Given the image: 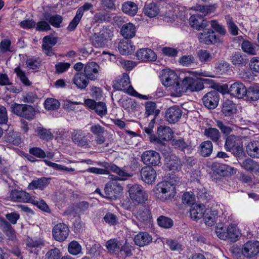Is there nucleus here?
I'll use <instances>...</instances> for the list:
<instances>
[{
  "label": "nucleus",
  "mask_w": 259,
  "mask_h": 259,
  "mask_svg": "<svg viewBox=\"0 0 259 259\" xmlns=\"http://www.w3.org/2000/svg\"><path fill=\"white\" fill-rule=\"evenodd\" d=\"M215 233L220 239L229 240L232 242H236L239 240L241 235V231L237 225L234 223H230L226 229H224L223 227H217Z\"/></svg>",
  "instance_id": "obj_1"
},
{
  "label": "nucleus",
  "mask_w": 259,
  "mask_h": 259,
  "mask_svg": "<svg viewBox=\"0 0 259 259\" xmlns=\"http://www.w3.org/2000/svg\"><path fill=\"white\" fill-rule=\"evenodd\" d=\"M204 88L203 82L197 78L185 77L181 83L177 84L175 91L178 93L186 92L188 90L192 92L199 91Z\"/></svg>",
  "instance_id": "obj_2"
},
{
  "label": "nucleus",
  "mask_w": 259,
  "mask_h": 259,
  "mask_svg": "<svg viewBox=\"0 0 259 259\" xmlns=\"http://www.w3.org/2000/svg\"><path fill=\"white\" fill-rule=\"evenodd\" d=\"M157 197L163 201L171 199L176 193V187L170 181H163L159 183L156 187Z\"/></svg>",
  "instance_id": "obj_3"
},
{
  "label": "nucleus",
  "mask_w": 259,
  "mask_h": 259,
  "mask_svg": "<svg viewBox=\"0 0 259 259\" xmlns=\"http://www.w3.org/2000/svg\"><path fill=\"white\" fill-rule=\"evenodd\" d=\"M98 164L104 167V169L92 167L88 168V171L97 175H108L112 172L120 176H126V172L120 170L119 166L113 163L100 162Z\"/></svg>",
  "instance_id": "obj_4"
},
{
  "label": "nucleus",
  "mask_w": 259,
  "mask_h": 259,
  "mask_svg": "<svg viewBox=\"0 0 259 259\" xmlns=\"http://www.w3.org/2000/svg\"><path fill=\"white\" fill-rule=\"evenodd\" d=\"M112 32L108 28H103L98 33H95L90 40L96 48H102L107 45L109 39L112 36Z\"/></svg>",
  "instance_id": "obj_5"
},
{
  "label": "nucleus",
  "mask_w": 259,
  "mask_h": 259,
  "mask_svg": "<svg viewBox=\"0 0 259 259\" xmlns=\"http://www.w3.org/2000/svg\"><path fill=\"white\" fill-rule=\"evenodd\" d=\"M11 108L14 114L26 119H32L35 116V109L31 105L15 103L11 105Z\"/></svg>",
  "instance_id": "obj_6"
},
{
  "label": "nucleus",
  "mask_w": 259,
  "mask_h": 259,
  "mask_svg": "<svg viewBox=\"0 0 259 259\" xmlns=\"http://www.w3.org/2000/svg\"><path fill=\"white\" fill-rule=\"evenodd\" d=\"M129 196L134 202L144 203L148 200V195L141 185L134 184L128 189Z\"/></svg>",
  "instance_id": "obj_7"
},
{
  "label": "nucleus",
  "mask_w": 259,
  "mask_h": 259,
  "mask_svg": "<svg viewBox=\"0 0 259 259\" xmlns=\"http://www.w3.org/2000/svg\"><path fill=\"white\" fill-rule=\"evenodd\" d=\"M200 11L202 14H196L192 15L189 18V24L192 27L197 30L203 28L207 25V22L204 17L208 13V9L204 6L200 7Z\"/></svg>",
  "instance_id": "obj_8"
},
{
  "label": "nucleus",
  "mask_w": 259,
  "mask_h": 259,
  "mask_svg": "<svg viewBox=\"0 0 259 259\" xmlns=\"http://www.w3.org/2000/svg\"><path fill=\"white\" fill-rule=\"evenodd\" d=\"M136 218L140 221V224L137 226L141 228H144L145 226L150 224L152 219L150 210L146 206H140L136 213Z\"/></svg>",
  "instance_id": "obj_9"
},
{
  "label": "nucleus",
  "mask_w": 259,
  "mask_h": 259,
  "mask_svg": "<svg viewBox=\"0 0 259 259\" xmlns=\"http://www.w3.org/2000/svg\"><path fill=\"white\" fill-rule=\"evenodd\" d=\"M198 38L200 42L209 45L215 44L221 41L220 37L216 35L214 32L210 29H205L198 34Z\"/></svg>",
  "instance_id": "obj_10"
},
{
  "label": "nucleus",
  "mask_w": 259,
  "mask_h": 259,
  "mask_svg": "<svg viewBox=\"0 0 259 259\" xmlns=\"http://www.w3.org/2000/svg\"><path fill=\"white\" fill-rule=\"evenodd\" d=\"M203 105L208 109H214L218 105L220 94L218 91L213 90L206 93L202 98Z\"/></svg>",
  "instance_id": "obj_11"
},
{
  "label": "nucleus",
  "mask_w": 259,
  "mask_h": 259,
  "mask_svg": "<svg viewBox=\"0 0 259 259\" xmlns=\"http://www.w3.org/2000/svg\"><path fill=\"white\" fill-rule=\"evenodd\" d=\"M69 233L68 227L64 223L56 224L52 230L53 238L57 241L63 242L68 237Z\"/></svg>",
  "instance_id": "obj_12"
},
{
  "label": "nucleus",
  "mask_w": 259,
  "mask_h": 259,
  "mask_svg": "<svg viewBox=\"0 0 259 259\" xmlns=\"http://www.w3.org/2000/svg\"><path fill=\"white\" fill-rule=\"evenodd\" d=\"M141 159L148 167L158 165L160 162L159 154L154 150H147L143 153Z\"/></svg>",
  "instance_id": "obj_13"
},
{
  "label": "nucleus",
  "mask_w": 259,
  "mask_h": 259,
  "mask_svg": "<svg viewBox=\"0 0 259 259\" xmlns=\"http://www.w3.org/2000/svg\"><path fill=\"white\" fill-rule=\"evenodd\" d=\"M259 253V241H248L243 246L242 253L246 257H253Z\"/></svg>",
  "instance_id": "obj_14"
},
{
  "label": "nucleus",
  "mask_w": 259,
  "mask_h": 259,
  "mask_svg": "<svg viewBox=\"0 0 259 259\" xmlns=\"http://www.w3.org/2000/svg\"><path fill=\"white\" fill-rule=\"evenodd\" d=\"M247 88L241 82H236L231 85L228 89V93L231 96L238 99H242L245 97Z\"/></svg>",
  "instance_id": "obj_15"
},
{
  "label": "nucleus",
  "mask_w": 259,
  "mask_h": 259,
  "mask_svg": "<svg viewBox=\"0 0 259 259\" xmlns=\"http://www.w3.org/2000/svg\"><path fill=\"white\" fill-rule=\"evenodd\" d=\"M178 77L174 71L171 70L163 71L161 79L165 86H173V89L175 91L176 84L181 83L178 82Z\"/></svg>",
  "instance_id": "obj_16"
},
{
  "label": "nucleus",
  "mask_w": 259,
  "mask_h": 259,
  "mask_svg": "<svg viewBox=\"0 0 259 259\" xmlns=\"http://www.w3.org/2000/svg\"><path fill=\"white\" fill-rule=\"evenodd\" d=\"M71 139L73 142L79 147H88L90 141L87 136L81 130H74L71 133Z\"/></svg>",
  "instance_id": "obj_17"
},
{
  "label": "nucleus",
  "mask_w": 259,
  "mask_h": 259,
  "mask_svg": "<svg viewBox=\"0 0 259 259\" xmlns=\"http://www.w3.org/2000/svg\"><path fill=\"white\" fill-rule=\"evenodd\" d=\"M58 38L51 35L45 36L42 38V49L45 53L49 56L54 54L53 47L57 43Z\"/></svg>",
  "instance_id": "obj_18"
},
{
  "label": "nucleus",
  "mask_w": 259,
  "mask_h": 259,
  "mask_svg": "<svg viewBox=\"0 0 259 259\" xmlns=\"http://www.w3.org/2000/svg\"><path fill=\"white\" fill-rule=\"evenodd\" d=\"M182 115V111L180 108L177 106H174L168 108L165 111V118L167 121L170 123L178 122Z\"/></svg>",
  "instance_id": "obj_19"
},
{
  "label": "nucleus",
  "mask_w": 259,
  "mask_h": 259,
  "mask_svg": "<svg viewBox=\"0 0 259 259\" xmlns=\"http://www.w3.org/2000/svg\"><path fill=\"white\" fill-rule=\"evenodd\" d=\"M99 65L94 62L87 63L84 67V74L91 80L97 79L100 70Z\"/></svg>",
  "instance_id": "obj_20"
},
{
  "label": "nucleus",
  "mask_w": 259,
  "mask_h": 259,
  "mask_svg": "<svg viewBox=\"0 0 259 259\" xmlns=\"http://www.w3.org/2000/svg\"><path fill=\"white\" fill-rule=\"evenodd\" d=\"M9 197L12 201L29 202L31 201L30 194L23 190H13L9 195Z\"/></svg>",
  "instance_id": "obj_21"
},
{
  "label": "nucleus",
  "mask_w": 259,
  "mask_h": 259,
  "mask_svg": "<svg viewBox=\"0 0 259 259\" xmlns=\"http://www.w3.org/2000/svg\"><path fill=\"white\" fill-rule=\"evenodd\" d=\"M90 131L95 136V141L98 145L103 144L106 140L105 136V128L99 124H94L90 127Z\"/></svg>",
  "instance_id": "obj_22"
},
{
  "label": "nucleus",
  "mask_w": 259,
  "mask_h": 259,
  "mask_svg": "<svg viewBox=\"0 0 259 259\" xmlns=\"http://www.w3.org/2000/svg\"><path fill=\"white\" fill-rule=\"evenodd\" d=\"M136 57L138 60L143 61H154L157 59L155 53L148 48L139 49L137 52Z\"/></svg>",
  "instance_id": "obj_23"
},
{
  "label": "nucleus",
  "mask_w": 259,
  "mask_h": 259,
  "mask_svg": "<svg viewBox=\"0 0 259 259\" xmlns=\"http://www.w3.org/2000/svg\"><path fill=\"white\" fill-rule=\"evenodd\" d=\"M141 177L145 183L152 184L156 178V172L151 167L144 166L141 170Z\"/></svg>",
  "instance_id": "obj_24"
},
{
  "label": "nucleus",
  "mask_w": 259,
  "mask_h": 259,
  "mask_svg": "<svg viewBox=\"0 0 259 259\" xmlns=\"http://www.w3.org/2000/svg\"><path fill=\"white\" fill-rule=\"evenodd\" d=\"M117 49L121 55H128L135 51V46L131 40L123 39L119 42Z\"/></svg>",
  "instance_id": "obj_25"
},
{
  "label": "nucleus",
  "mask_w": 259,
  "mask_h": 259,
  "mask_svg": "<svg viewBox=\"0 0 259 259\" xmlns=\"http://www.w3.org/2000/svg\"><path fill=\"white\" fill-rule=\"evenodd\" d=\"M135 244L143 247L150 244L152 241V236L146 232H140L134 237Z\"/></svg>",
  "instance_id": "obj_26"
},
{
  "label": "nucleus",
  "mask_w": 259,
  "mask_h": 259,
  "mask_svg": "<svg viewBox=\"0 0 259 259\" xmlns=\"http://www.w3.org/2000/svg\"><path fill=\"white\" fill-rule=\"evenodd\" d=\"M89 79L82 72H78L74 74L72 78V82L80 90L84 89L89 83Z\"/></svg>",
  "instance_id": "obj_27"
},
{
  "label": "nucleus",
  "mask_w": 259,
  "mask_h": 259,
  "mask_svg": "<svg viewBox=\"0 0 259 259\" xmlns=\"http://www.w3.org/2000/svg\"><path fill=\"white\" fill-rule=\"evenodd\" d=\"M0 227L9 240H13L16 237L15 231L11 224L0 216Z\"/></svg>",
  "instance_id": "obj_28"
},
{
  "label": "nucleus",
  "mask_w": 259,
  "mask_h": 259,
  "mask_svg": "<svg viewBox=\"0 0 259 259\" xmlns=\"http://www.w3.org/2000/svg\"><path fill=\"white\" fill-rule=\"evenodd\" d=\"M136 32L135 26L132 23H125L122 26L120 33L124 39H130L135 36Z\"/></svg>",
  "instance_id": "obj_29"
},
{
  "label": "nucleus",
  "mask_w": 259,
  "mask_h": 259,
  "mask_svg": "<svg viewBox=\"0 0 259 259\" xmlns=\"http://www.w3.org/2000/svg\"><path fill=\"white\" fill-rule=\"evenodd\" d=\"M44 17L46 21H47L50 25H51L55 28L61 27V24L63 22V17L60 15H52L49 13L44 14Z\"/></svg>",
  "instance_id": "obj_30"
},
{
  "label": "nucleus",
  "mask_w": 259,
  "mask_h": 259,
  "mask_svg": "<svg viewBox=\"0 0 259 259\" xmlns=\"http://www.w3.org/2000/svg\"><path fill=\"white\" fill-rule=\"evenodd\" d=\"M130 77L127 74L123 73L122 77L119 80L116 84H114V88L119 91H124L128 89V93L131 94L132 90L133 88L130 85Z\"/></svg>",
  "instance_id": "obj_31"
},
{
  "label": "nucleus",
  "mask_w": 259,
  "mask_h": 259,
  "mask_svg": "<svg viewBox=\"0 0 259 259\" xmlns=\"http://www.w3.org/2000/svg\"><path fill=\"white\" fill-rule=\"evenodd\" d=\"M121 10L125 14L131 16H134L138 12V7L135 3L127 1L122 4Z\"/></svg>",
  "instance_id": "obj_32"
},
{
  "label": "nucleus",
  "mask_w": 259,
  "mask_h": 259,
  "mask_svg": "<svg viewBox=\"0 0 259 259\" xmlns=\"http://www.w3.org/2000/svg\"><path fill=\"white\" fill-rule=\"evenodd\" d=\"M7 143H11L14 145H18L21 142L20 134L18 132L7 131L4 136Z\"/></svg>",
  "instance_id": "obj_33"
},
{
  "label": "nucleus",
  "mask_w": 259,
  "mask_h": 259,
  "mask_svg": "<svg viewBox=\"0 0 259 259\" xmlns=\"http://www.w3.org/2000/svg\"><path fill=\"white\" fill-rule=\"evenodd\" d=\"M50 178L42 177L35 180H33L28 185V189L31 190H43L50 183Z\"/></svg>",
  "instance_id": "obj_34"
},
{
  "label": "nucleus",
  "mask_w": 259,
  "mask_h": 259,
  "mask_svg": "<svg viewBox=\"0 0 259 259\" xmlns=\"http://www.w3.org/2000/svg\"><path fill=\"white\" fill-rule=\"evenodd\" d=\"M218 211L215 209H206L204 211V215L203 216V220L206 225L212 226L215 223L217 217Z\"/></svg>",
  "instance_id": "obj_35"
},
{
  "label": "nucleus",
  "mask_w": 259,
  "mask_h": 259,
  "mask_svg": "<svg viewBox=\"0 0 259 259\" xmlns=\"http://www.w3.org/2000/svg\"><path fill=\"white\" fill-rule=\"evenodd\" d=\"M87 253L93 257H97L100 255L101 252V246L99 243L90 241L86 244Z\"/></svg>",
  "instance_id": "obj_36"
},
{
  "label": "nucleus",
  "mask_w": 259,
  "mask_h": 259,
  "mask_svg": "<svg viewBox=\"0 0 259 259\" xmlns=\"http://www.w3.org/2000/svg\"><path fill=\"white\" fill-rule=\"evenodd\" d=\"M230 60L232 63L236 66L242 67L247 63L246 56L239 52L233 53Z\"/></svg>",
  "instance_id": "obj_37"
},
{
  "label": "nucleus",
  "mask_w": 259,
  "mask_h": 259,
  "mask_svg": "<svg viewBox=\"0 0 259 259\" xmlns=\"http://www.w3.org/2000/svg\"><path fill=\"white\" fill-rule=\"evenodd\" d=\"M172 134L171 129L168 126L161 125L157 128V135L161 141L170 140Z\"/></svg>",
  "instance_id": "obj_38"
},
{
  "label": "nucleus",
  "mask_w": 259,
  "mask_h": 259,
  "mask_svg": "<svg viewBox=\"0 0 259 259\" xmlns=\"http://www.w3.org/2000/svg\"><path fill=\"white\" fill-rule=\"evenodd\" d=\"M247 154L252 158H259V142L254 141L250 142L246 146Z\"/></svg>",
  "instance_id": "obj_39"
},
{
  "label": "nucleus",
  "mask_w": 259,
  "mask_h": 259,
  "mask_svg": "<svg viewBox=\"0 0 259 259\" xmlns=\"http://www.w3.org/2000/svg\"><path fill=\"white\" fill-rule=\"evenodd\" d=\"M241 166L244 169L252 172L256 173L259 170V163L249 158L244 160Z\"/></svg>",
  "instance_id": "obj_40"
},
{
  "label": "nucleus",
  "mask_w": 259,
  "mask_h": 259,
  "mask_svg": "<svg viewBox=\"0 0 259 259\" xmlns=\"http://www.w3.org/2000/svg\"><path fill=\"white\" fill-rule=\"evenodd\" d=\"M121 246V242L116 238L111 239L108 240L105 244L108 252L111 254L117 253Z\"/></svg>",
  "instance_id": "obj_41"
},
{
  "label": "nucleus",
  "mask_w": 259,
  "mask_h": 259,
  "mask_svg": "<svg viewBox=\"0 0 259 259\" xmlns=\"http://www.w3.org/2000/svg\"><path fill=\"white\" fill-rule=\"evenodd\" d=\"M143 12L148 17L153 18L159 14V9L156 4L151 3L145 5L143 9Z\"/></svg>",
  "instance_id": "obj_42"
},
{
  "label": "nucleus",
  "mask_w": 259,
  "mask_h": 259,
  "mask_svg": "<svg viewBox=\"0 0 259 259\" xmlns=\"http://www.w3.org/2000/svg\"><path fill=\"white\" fill-rule=\"evenodd\" d=\"M145 115L146 117L150 115H154L155 119L160 113V110L157 109L156 103L152 101H147L145 104Z\"/></svg>",
  "instance_id": "obj_43"
},
{
  "label": "nucleus",
  "mask_w": 259,
  "mask_h": 259,
  "mask_svg": "<svg viewBox=\"0 0 259 259\" xmlns=\"http://www.w3.org/2000/svg\"><path fill=\"white\" fill-rule=\"evenodd\" d=\"M245 99L247 101H254L259 100V86H250L246 91Z\"/></svg>",
  "instance_id": "obj_44"
},
{
  "label": "nucleus",
  "mask_w": 259,
  "mask_h": 259,
  "mask_svg": "<svg viewBox=\"0 0 259 259\" xmlns=\"http://www.w3.org/2000/svg\"><path fill=\"white\" fill-rule=\"evenodd\" d=\"M235 105L230 100L226 101L223 105L222 112L226 116H231L236 112Z\"/></svg>",
  "instance_id": "obj_45"
},
{
  "label": "nucleus",
  "mask_w": 259,
  "mask_h": 259,
  "mask_svg": "<svg viewBox=\"0 0 259 259\" xmlns=\"http://www.w3.org/2000/svg\"><path fill=\"white\" fill-rule=\"evenodd\" d=\"M190 214L191 218L194 220H197L203 218L204 211L203 206L201 205L195 204L190 210Z\"/></svg>",
  "instance_id": "obj_46"
},
{
  "label": "nucleus",
  "mask_w": 259,
  "mask_h": 259,
  "mask_svg": "<svg viewBox=\"0 0 259 259\" xmlns=\"http://www.w3.org/2000/svg\"><path fill=\"white\" fill-rule=\"evenodd\" d=\"M200 148L201 155L203 157H208L212 152V143L210 141H204L200 144Z\"/></svg>",
  "instance_id": "obj_47"
},
{
  "label": "nucleus",
  "mask_w": 259,
  "mask_h": 259,
  "mask_svg": "<svg viewBox=\"0 0 259 259\" xmlns=\"http://www.w3.org/2000/svg\"><path fill=\"white\" fill-rule=\"evenodd\" d=\"M215 167L217 174L223 177L229 176L234 170L233 167L226 164H218L215 165Z\"/></svg>",
  "instance_id": "obj_48"
},
{
  "label": "nucleus",
  "mask_w": 259,
  "mask_h": 259,
  "mask_svg": "<svg viewBox=\"0 0 259 259\" xmlns=\"http://www.w3.org/2000/svg\"><path fill=\"white\" fill-rule=\"evenodd\" d=\"M36 132L39 138L42 140L49 141L53 139V134L50 130L38 127L36 129Z\"/></svg>",
  "instance_id": "obj_49"
},
{
  "label": "nucleus",
  "mask_w": 259,
  "mask_h": 259,
  "mask_svg": "<svg viewBox=\"0 0 259 259\" xmlns=\"http://www.w3.org/2000/svg\"><path fill=\"white\" fill-rule=\"evenodd\" d=\"M204 134L208 138L211 139L213 142H217L221 137V134L219 131L212 127L206 128L204 131Z\"/></svg>",
  "instance_id": "obj_50"
},
{
  "label": "nucleus",
  "mask_w": 259,
  "mask_h": 259,
  "mask_svg": "<svg viewBox=\"0 0 259 259\" xmlns=\"http://www.w3.org/2000/svg\"><path fill=\"white\" fill-rule=\"evenodd\" d=\"M225 19L231 34L234 36L237 35L238 34L239 28L235 24L233 18L230 15H227Z\"/></svg>",
  "instance_id": "obj_51"
},
{
  "label": "nucleus",
  "mask_w": 259,
  "mask_h": 259,
  "mask_svg": "<svg viewBox=\"0 0 259 259\" xmlns=\"http://www.w3.org/2000/svg\"><path fill=\"white\" fill-rule=\"evenodd\" d=\"M26 246L31 248H41L44 246V241L40 238H32L28 237L26 240Z\"/></svg>",
  "instance_id": "obj_52"
},
{
  "label": "nucleus",
  "mask_w": 259,
  "mask_h": 259,
  "mask_svg": "<svg viewBox=\"0 0 259 259\" xmlns=\"http://www.w3.org/2000/svg\"><path fill=\"white\" fill-rule=\"evenodd\" d=\"M157 222L160 227L165 229H169L174 225L173 221L170 218L164 215L159 216L157 219Z\"/></svg>",
  "instance_id": "obj_53"
},
{
  "label": "nucleus",
  "mask_w": 259,
  "mask_h": 259,
  "mask_svg": "<svg viewBox=\"0 0 259 259\" xmlns=\"http://www.w3.org/2000/svg\"><path fill=\"white\" fill-rule=\"evenodd\" d=\"M237 140L238 137L234 135L228 136L226 139L224 145V147L226 151H231L233 150L236 145Z\"/></svg>",
  "instance_id": "obj_54"
},
{
  "label": "nucleus",
  "mask_w": 259,
  "mask_h": 259,
  "mask_svg": "<svg viewBox=\"0 0 259 259\" xmlns=\"http://www.w3.org/2000/svg\"><path fill=\"white\" fill-rule=\"evenodd\" d=\"M14 72L24 85L29 86L31 84V82L28 79L25 73L20 66H18L14 69Z\"/></svg>",
  "instance_id": "obj_55"
},
{
  "label": "nucleus",
  "mask_w": 259,
  "mask_h": 259,
  "mask_svg": "<svg viewBox=\"0 0 259 259\" xmlns=\"http://www.w3.org/2000/svg\"><path fill=\"white\" fill-rule=\"evenodd\" d=\"M45 109L47 110H55L59 108L60 103L54 98H47L44 103Z\"/></svg>",
  "instance_id": "obj_56"
},
{
  "label": "nucleus",
  "mask_w": 259,
  "mask_h": 259,
  "mask_svg": "<svg viewBox=\"0 0 259 259\" xmlns=\"http://www.w3.org/2000/svg\"><path fill=\"white\" fill-rule=\"evenodd\" d=\"M81 246L76 241H72L68 244V251L72 255H77L81 252Z\"/></svg>",
  "instance_id": "obj_57"
},
{
  "label": "nucleus",
  "mask_w": 259,
  "mask_h": 259,
  "mask_svg": "<svg viewBox=\"0 0 259 259\" xmlns=\"http://www.w3.org/2000/svg\"><path fill=\"white\" fill-rule=\"evenodd\" d=\"M181 161L177 156H174L166 163V167L169 170H177L180 168Z\"/></svg>",
  "instance_id": "obj_58"
},
{
  "label": "nucleus",
  "mask_w": 259,
  "mask_h": 259,
  "mask_svg": "<svg viewBox=\"0 0 259 259\" xmlns=\"http://www.w3.org/2000/svg\"><path fill=\"white\" fill-rule=\"evenodd\" d=\"M197 56L201 62H209L212 59L211 54L206 50H200L197 53Z\"/></svg>",
  "instance_id": "obj_59"
},
{
  "label": "nucleus",
  "mask_w": 259,
  "mask_h": 259,
  "mask_svg": "<svg viewBox=\"0 0 259 259\" xmlns=\"http://www.w3.org/2000/svg\"><path fill=\"white\" fill-rule=\"evenodd\" d=\"M179 62L183 66L189 67L194 63L195 58L191 55H184L180 58Z\"/></svg>",
  "instance_id": "obj_60"
},
{
  "label": "nucleus",
  "mask_w": 259,
  "mask_h": 259,
  "mask_svg": "<svg viewBox=\"0 0 259 259\" xmlns=\"http://www.w3.org/2000/svg\"><path fill=\"white\" fill-rule=\"evenodd\" d=\"M230 64L225 61H221L216 63L215 69L220 74L226 73L229 69Z\"/></svg>",
  "instance_id": "obj_61"
},
{
  "label": "nucleus",
  "mask_w": 259,
  "mask_h": 259,
  "mask_svg": "<svg viewBox=\"0 0 259 259\" xmlns=\"http://www.w3.org/2000/svg\"><path fill=\"white\" fill-rule=\"evenodd\" d=\"M241 48L244 52L248 54L252 55L256 54V50L255 48L248 40H244L243 41L241 45Z\"/></svg>",
  "instance_id": "obj_62"
},
{
  "label": "nucleus",
  "mask_w": 259,
  "mask_h": 259,
  "mask_svg": "<svg viewBox=\"0 0 259 259\" xmlns=\"http://www.w3.org/2000/svg\"><path fill=\"white\" fill-rule=\"evenodd\" d=\"M210 24L213 29L222 35H225L226 33V30L224 26L219 23L217 20H211Z\"/></svg>",
  "instance_id": "obj_63"
},
{
  "label": "nucleus",
  "mask_w": 259,
  "mask_h": 259,
  "mask_svg": "<svg viewBox=\"0 0 259 259\" xmlns=\"http://www.w3.org/2000/svg\"><path fill=\"white\" fill-rule=\"evenodd\" d=\"M94 110L101 117L107 113L106 104L103 102H97Z\"/></svg>",
  "instance_id": "obj_64"
}]
</instances>
